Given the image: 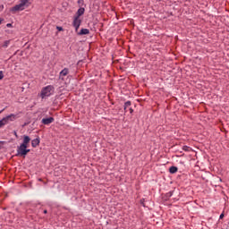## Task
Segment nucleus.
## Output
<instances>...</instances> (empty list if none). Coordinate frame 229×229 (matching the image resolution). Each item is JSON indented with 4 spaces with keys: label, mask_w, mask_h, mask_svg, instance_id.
<instances>
[{
    "label": "nucleus",
    "mask_w": 229,
    "mask_h": 229,
    "mask_svg": "<svg viewBox=\"0 0 229 229\" xmlns=\"http://www.w3.org/2000/svg\"><path fill=\"white\" fill-rule=\"evenodd\" d=\"M28 6H30V0H21L20 4L11 8V12L13 13H16V12H22V10Z\"/></svg>",
    "instance_id": "1"
},
{
    "label": "nucleus",
    "mask_w": 229,
    "mask_h": 229,
    "mask_svg": "<svg viewBox=\"0 0 229 229\" xmlns=\"http://www.w3.org/2000/svg\"><path fill=\"white\" fill-rule=\"evenodd\" d=\"M53 92H55V87H53L52 85H48L42 89L40 97L42 98V99L49 98V96H53Z\"/></svg>",
    "instance_id": "2"
},
{
    "label": "nucleus",
    "mask_w": 229,
    "mask_h": 229,
    "mask_svg": "<svg viewBox=\"0 0 229 229\" xmlns=\"http://www.w3.org/2000/svg\"><path fill=\"white\" fill-rule=\"evenodd\" d=\"M17 119V114H11L5 117H4L2 120H0V128H3V126H6L10 122H13Z\"/></svg>",
    "instance_id": "3"
},
{
    "label": "nucleus",
    "mask_w": 229,
    "mask_h": 229,
    "mask_svg": "<svg viewBox=\"0 0 229 229\" xmlns=\"http://www.w3.org/2000/svg\"><path fill=\"white\" fill-rule=\"evenodd\" d=\"M17 153H18V156L19 157H25L28 155V153H30V149H28V147L27 146H24V145H20L18 148H17Z\"/></svg>",
    "instance_id": "4"
},
{
    "label": "nucleus",
    "mask_w": 229,
    "mask_h": 229,
    "mask_svg": "<svg viewBox=\"0 0 229 229\" xmlns=\"http://www.w3.org/2000/svg\"><path fill=\"white\" fill-rule=\"evenodd\" d=\"M72 25L75 27V31H78V30H80V26H81V19L75 16Z\"/></svg>",
    "instance_id": "5"
},
{
    "label": "nucleus",
    "mask_w": 229,
    "mask_h": 229,
    "mask_svg": "<svg viewBox=\"0 0 229 229\" xmlns=\"http://www.w3.org/2000/svg\"><path fill=\"white\" fill-rule=\"evenodd\" d=\"M30 142H31V138H30V136L24 135L23 142L21 143V145L30 148Z\"/></svg>",
    "instance_id": "6"
},
{
    "label": "nucleus",
    "mask_w": 229,
    "mask_h": 229,
    "mask_svg": "<svg viewBox=\"0 0 229 229\" xmlns=\"http://www.w3.org/2000/svg\"><path fill=\"white\" fill-rule=\"evenodd\" d=\"M130 106H131V101L125 102L124 112H128V110H129L130 114H133V109Z\"/></svg>",
    "instance_id": "7"
},
{
    "label": "nucleus",
    "mask_w": 229,
    "mask_h": 229,
    "mask_svg": "<svg viewBox=\"0 0 229 229\" xmlns=\"http://www.w3.org/2000/svg\"><path fill=\"white\" fill-rule=\"evenodd\" d=\"M41 123L43 124H46V125H49L51 124L52 123H55V118L53 117H48V118H43Z\"/></svg>",
    "instance_id": "8"
},
{
    "label": "nucleus",
    "mask_w": 229,
    "mask_h": 229,
    "mask_svg": "<svg viewBox=\"0 0 229 229\" xmlns=\"http://www.w3.org/2000/svg\"><path fill=\"white\" fill-rule=\"evenodd\" d=\"M67 74H69V68H64L60 72L59 76L61 80H64V77L67 76Z\"/></svg>",
    "instance_id": "9"
},
{
    "label": "nucleus",
    "mask_w": 229,
    "mask_h": 229,
    "mask_svg": "<svg viewBox=\"0 0 229 229\" xmlns=\"http://www.w3.org/2000/svg\"><path fill=\"white\" fill-rule=\"evenodd\" d=\"M38 144H40V140H38V139L32 140V141H31L32 148H37V146H38Z\"/></svg>",
    "instance_id": "10"
},
{
    "label": "nucleus",
    "mask_w": 229,
    "mask_h": 229,
    "mask_svg": "<svg viewBox=\"0 0 229 229\" xmlns=\"http://www.w3.org/2000/svg\"><path fill=\"white\" fill-rule=\"evenodd\" d=\"M89 33H90V30H89V29H82L78 33V35H89Z\"/></svg>",
    "instance_id": "11"
},
{
    "label": "nucleus",
    "mask_w": 229,
    "mask_h": 229,
    "mask_svg": "<svg viewBox=\"0 0 229 229\" xmlns=\"http://www.w3.org/2000/svg\"><path fill=\"white\" fill-rule=\"evenodd\" d=\"M83 13H85V8H80L78 11H77V16L75 17H81V15H83Z\"/></svg>",
    "instance_id": "12"
},
{
    "label": "nucleus",
    "mask_w": 229,
    "mask_h": 229,
    "mask_svg": "<svg viewBox=\"0 0 229 229\" xmlns=\"http://www.w3.org/2000/svg\"><path fill=\"white\" fill-rule=\"evenodd\" d=\"M12 42V40H5L2 45L1 47H3L4 49H6V47H8V46H10V43Z\"/></svg>",
    "instance_id": "13"
},
{
    "label": "nucleus",
    "mask_w": 229,
    "mask_h": 229,
    "mask_svg": "<svg viewBox=\"0 0 229 229\" xmlns=\"http://www.w3.org/2000/svg\"><path fill=\"white\" fill-rule=\"evenodd\" d=\"M169 172L171 173V174H174L175 173H178V167L176 166H171L169 168Z\"/></svg>",
    "instance_id": "14"
},
{
    "label": "nucleus",
    "mask_w": 229,
    "mask_h": 229,
    "mask_svg": "<svg viewBox=\"0 0 229 229\" xmlns=\"http://www.w3.org/2000/svg\"><path fill=\"white\" fill-rule=\"evenodd\" d=\"M182 149L183 151H191V148H189L188 146H183Z\"/></svg>",
    "instance_id": "15"
},
{
    "label": "nucleus",
    "mask_w": 229,
    "mask_h": 229,
    "mask_svg": "<svg viewBox=\"0 0 229 229\" xmlns=\"http://www.w3.org/2000/svg\"><path fill=\"white\" fill-rule=\"evenodd\" d=\"M4 78V75L3 74V71H0V80H3Z\"/></svg>",
    "instance_id": "16"
},
{
    "label": "nucleus",
    "mask_w": 229,
    "mask_h": 229,
    "mask_svg": "<svg viewBox=\"0 0 229 229\" xmlns=\"http://www.w3.org/2000/svg\"><path fill=\"white\" fill-rule=\"evenodd\" d=\"M56 30H58L59 31H64V28L59 27V26L56 27Z\"/></svg>",
    "instance_id": "17"
},
{
    "label": "nucleus",
    "mask_w": 229,
    "mask_h": 229,
    "mask_svg": "<svg viewBox=\"0 0 229 229\" xmlns=\"http://www.w3.org/2000/svg\"><path fill=\"white\" fill-rule=\"evenodd\" d=\"M223 217H225V214H224V213H222V214L220 215L219 219H223Z\"/></svg>",
    "instance_id": "18"
},
{
    "label": "nucleus",
    "mask_w": 229,
    "mask_h": 229,
    "mask_svg": "<svg viewBox=\"0 0 229 229\" xmlns=\"http://www.w3.org/2000/svg\"><path fill=\"white\" fill-rule=\"evenodd\" d=\"M4 21V19L0 18V24H3Z\"/></svg>",
    "instance_id": "19"
},
{
    "label": "nucleus",
    "mask_w": 229,
    "mask_h": 229,
    "mask_svg": "<svg viewBox=\"0 0 229 229\" xmlns=\"http://www.w3.org/2000/svg\"><path fill=\"white\" fill-rule=\"evenodd\" d=\"M6 27H7V28H12V23H7V24H6Z\"/></svg>",
    "instance_id": "20"
},
{
    "label": "nucleus",
    "mask_w": 229,
    "mask_h": 229,
    "mask_svg": "<svg viewBox=\"0 0 229 229\" xmlns=\"http://www.w3.org/2000/svg\"><path fill=\"white\" fill-rule=\"evenodd\" d=\"M44 214H47V210L45 209V210H44Z\"/></svg>",
    "instance_id": "21"
},
{
    "label": "nucleus",
    "mask_w": 229,
    "mask_h": 229,
    "mask_svg": "<svg viewBox=\"0 0 229 229\" xmlns=\"http://www.w3.org/2000/svg\"><path fill=\"white\" fill-rule=\"evenodd\" d=\"M3 112H4V109H3L2 111H0V114H3Z\"/></svg>",
    "instance_id": "22"
}]
</instances>
